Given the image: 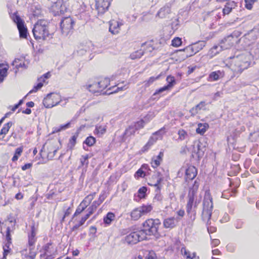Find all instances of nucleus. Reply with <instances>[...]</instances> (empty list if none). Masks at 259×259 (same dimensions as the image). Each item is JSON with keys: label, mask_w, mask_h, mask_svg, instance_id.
Instances as JSON below:
<instances>
[{"label": "nucleus", "mask_w": 259, "mask_h": 259, "mask_svg": "<svg viewBox=\"0 0 259 259\" xmlns=\"http://www.w3.org/2000/svg\"><path fill=\"white\" fill-rule=\"evenodd\" d=\"M49 23L47 20L41 19L34 24L32 32L36 39L45 40L52 35L49 30Z\"/></svg>", "instance_id": "nucleus-1"}, {"label": "nucleus", "mask_w": 259, "mask_h": 259, "mask_svg": "<svg viewBox=\"0 0 259 259\" xmlns=\"http://www.w3.org/2000/svg\"><path fill=\"white\" fill-rule=\"evenodd\" d=\"M213 209L212 198L209 191H206L203 201L202 218L207 223L210 220Z\"/></svg>", "instance_id": "nucleus-2"}, {"label": "nucleus", "mask_w": 259, "mask_h": 259, "mask_svg": "<svg viewBox=\"0 0 259 259\" xmlns=\"http://www.w3.org/2000/svg\"><path fill=\"white\" fill-rule=\"evenodd\" d=\"M109 82L110 80L107 77L97 79L98 87L99 88L100 90L101 91L102 93L99 94H96L95 95H110L114 93L117 92L118 91H121L127 89V87H125V86H119V84H118V87L117 88L113 87L112 88L108 89L106 91H104V89L106 88L107 86L109 84Z\"/></svg>", "instance_id": "nucleus-3"}, {"label": "nucleus", "mask_w": 259, "mask_h": 259, "mask_svg": "<svg viewBox=\"0 0 259 259\" xmlns=\"http://www.w3.org/2000/svg\"><path fill=\"white\" fill-rule=\"evenodd\" d=\"M235 71L241 72L250 65L249 56L247 54H242L233 57Z\"/></svg>", "instance_id": "nucleus-4"}, {"label": "nucleus", "mask_w": 259, "mask_h": 259, "mask_svg": "<svg viewBox=\"0 0 259 259\" xmlns=\"http://www.w3.org/2000/svg\"><path fill=\"white\" fill-rule=\"evenodd\" d=\"M160 224V222L159 219H148L143 223V229L140 231L142 232L144 237H146L147 235H155L157 232Z\"/></svg>", "instance_id": "nucleus-5"}, {"label": "nucleus", "mask_w": 259, "mask_h": 259, "mask_svg": "<svg viewBox=\"0 0 259 259\" xmlns=\"http://www.w3.org/2000/svg\"><path fill=\"white\" fill-rule=\"evenodd\" d=\"M199 184L196 180L192 187L190 188L188 197L189 200L187 204V212L189 213L192 211L193 205L194 202V207L196 208L200 202V199H195V196L197 192Z\"/></svg>", "instance_id": "nucleus-6"}, {"label": "nucleus", "mask_w": 259, "mask_h": 259, "mask_svg": "<svg viewBox=\"0 0 259 259\" xmlns=\"http://www.w3.org/2000/svg\"><path fill=\"white\" fill-rule=\"evenodd\" d=\"M240 35L238 32L234 31L230 35L224 38L221 41L224 50H227L231 48L233 45L238 42V37Z\"/></svg>", "instance_id": "nucleus-7"}, {"label": "nucleus", "mask_w": 259, "mask_h": 259, "mask_svg": "<svg viewBox=\"0 0 259 259\" xmlns=\"http://www.w3.org/2000/svg\"><path fill=\"white\" fill-rule=\"evenodd\" d=\"M74 21L70 17L64 18L60 22L62 34L66 36L72 32Z\"/></svg>", "instance_id": "nucleus-8"}, {"label": "nucleus", "mask_w": 259, "mask_h": 259, "mask_svg": "<svg viewBox=\"0 0 259 259\" xmlns=\"http://www.w3.org/2000/svg\"><path fill=\"white\" fill-rule=\"evenodd\" d=\"M140 230L136 232H133L126 235L124 238V241L128 244H136L137 242L145 240L146 237H144V234Z\"/></svg>", "instance_id": "nucleus-9"}, {"label": "nucleus", "mask_w": 259, "mask_h": 259, "mask_svg": "<svg viewBox=\"0 0 259 259\" xmlns=\"http://www.w3.org/2000/svg\"><path fill=\"white\" fill-rule=\"evenodd\" d=\"M12 18L13 21L17 24L19 30L20 37L25 38L27 35V29L24 25V21L16 14L13 15Z\"/></svg>", "instance_id": "nucleus-10"}, {"label": "nucleus", "mask_w": 259, "mask_h": 259, "mask_svg": "<svg viewBox=\"0 0 259 259\" xmlns=\"http://www.w3.org/2000/svg\"><path fill=\"white\" fill-rule=\"evenodd\" d=\"M165 128L162 127L159 131L155 132L150 138L147 143L143 148L144 151L147 150L152 145H153L158 140L162 139L163 135L165 134Z\"/></svg>", "instance_id": "nucleus-11"}, {"label": "nucleus", "mask_w": 259, "mask_h": 259, "mask_svg": "<svg viewBox=\"0 0 259 259\" xmlns=\"http://www.w3.org/2000/svg\"><path fill=\"white\" fill-rule=\"evenodd\" d=\"M166 80L167 81V84L159 89L158 90H157L153 94L154 96L160 94L164 95L165 94H163V93L167 92L170 91L176 84V81L175 77L171 75H168L166 77Z\"/></svg>", "instance_id": "nucleus-12"}, {"label": "nucleus", "mask_w": 259, "mask_h": 259, "mask_svg": "<svg viewBox=\"0 0 259 259\" xmlns=\"http://www.w3.org/2000/svg\"><path fill=\"white\" fill-rule=\"evenodd\" d=\"M185 171V180L186 181H190L194 179L197 174V170L196 167L192 165H189L187 168L182 167L179 171V174L180 172Z\"/></svg>", "instance_id": "nucleus-13"}, {"label": "nucleus", "mask_w": 259, "mask_h": 259, "mask_svg": "<svg viewBox=\"0 0 259 259\" xmlns=\"http://www.w3.org/2000/svg\"><path fill=\"white\" fill-rule=\"evenodd\" d=\"M110 0H96V8L99 13L103 14L108 10Z\"/></svg>", "instance_id": "nucleus-14"}, {"label": "nucleus", "mask_w": 259, "mask_h": 259, "mask_svg": "<svg viewBox=\"0 0 259 259\" xmlns=\"http://www.w3.org/2000/svg\"><path fill=\"white\" fill-rule=\"evenodd\" d=\"M206 42L204 41H199L186 47V50L191 51L193 53H197L205 46Z\"/></svg>", "instance_id": "nucleus-15"}, {"label": "nucleus", "mask_w": 259, "mask_h": 259, "mask_svg": "<svg viewBox=\"0 0 259 259\" xmlns=\"http://www.w3.org/2000/svg\"><path fill=\"white\" fill-rule=\"evenodd\" d=\"M105 198L106 196L104 193L100 194L98 199L94 201L91 206L88 208V211L90 214H92L96 210L97 207L104 201Z\"/></svg>", "instance_id": "nucleus-16"}, {"label": "nucleus", "mask_w": 259, "mask_h": 259, "mask_svg": "<svg viewBox=\"0 0 259 259\" xmlns=\"http://www.w3.org/2000/svg\"><path fill=\"white\" fill-rule=\"evenodd\" d=\"M50 76V73H47L45 74L42 76L40 77L38 79V83L36 85L34 86L33 89L29 92V93L25 95L24 97H27L29 94L36 92L38 90L40 89L43 86V83L45 82V79L49 78Z\"/></svg>", "instance_id": "nucleus-17"}, {"label": "nucleus", "mask_w": 259, "mask_h": 259, "mask_svg": "<svg viewBox=\"0 0 259 259\" xmlns=\"http://www.w3.org/2000/svg\"><path fill=\"white\" fill-rule=\"evenodd\" d=\"M180 219L174 217L167 218L163 220V225L165 228L172 229L179 222Z\"/></svg>", "instance_id": "nucleus-18"}, {"label": "nucleus", "mask_w": 259, "mask_h": 259, "mask_svg": "<svg viewBox=\"0 0 259 259\" xmlns=\"http://www.w3.org/2000/svg\"><path fill=\"white\" fill-rule=\"evenodd\" d=\"M62 101L60 98H44L43 104L46 108H52Z\"/></svg>", "instance_id": "nucleus-19"}, {"label": "nucleus", "mask_w": 259, "mask_h": 259, "mask_svg": "<svg viewBox=\"0 0 259 259\" xmlns=\"http://www.w3.org/2000/svg\"><path fill=\"white\" fill-rule=\"evenodd\" d=\"M205 150V147L200 142H195L193 145L192 152L195 153L199 158L203 155Z\"/></svg>", "instance_id": "nucleus-20"}, {"label": "nucleus", "mask_w": 259, "mask_h": 259, "mask_svg": "<svg viewBox=\"0 0 259 259\" xmlns=\"http://www.w3.org/2000/svg\"><path fill=\"white\" fill-rule=\"evenodd\" d=\"M122 25L121 23L116 20H111L109 22V31L113 34H118L120 31V27Z\"/></svg>", "instance_id": "nucleus-21"}, {"label": "nucleus", "mask_w": 259, "mask_h": 259, "mask_svg": "<svg viewBox=\"0 0 259 259\" xmlns=\"http://www.w3.org/2000/svg\"><path fill=\"white\" fill-rule=\"evenodd\" d=\"M12 65L15 67L16 70L15 71V73H17V70L19 68H24L26 69L27 68V66L24 63V58H17L15 59L12 63Z\"/></svg>", "instance_id": "nucleus-22"}, {"label": "nucleus", "mask_w": 259, "mask_h": 259, "mask_svg": "<svg viewBox=\"0 0 259 259\" xmlns=\"http://www.w3.org/2000/svg\"><path fill=\"white\" fill-rule=\"evenodd\" d=\"M224 50L221 43L218 45H214L213 46L208 52L207 56L210 58H212L214 56H216L220 53L221 51Z\"/></svg>", "instance_id": "nucleus-23"}, {"label": "nucleus", "mask_w": 259, "mask_h": 259, "mask_svg": "<svg viewBox=\"0 0 259 259\" xmlns=\"http://www.w3.org/2000/svg\"><path fill=\"white\" fill-rule=\"evenodd\" d=\"M207 104L204 101L201 102L199 104L195 106V107L192 108L190 112L193 115L196 114L201 110H205L207 109Z\"/></svg>", "instance_id": "nucleus-24"}, {"label": "nucleus", "mask_w": 259, "mask_h": 259, "mask_svg": "<svg viewBox=\"0 0 259 259\" xmlns=\"http://www.w3.org/2000/svg\"><path fill=\"white\" fill-rule=\"evenodd\" d=\"M87 89L89 90L90 92L94 94L96 93L97 94H99L102 93L101 91L100 90L99 88L98 87L97 79L88 85Z\"/></svg>", "instance_id": "nucleus-25"}, {"label": "nucleus", "mask_w": 259, "mask_h": 259, "mask_svg": "<svg viewBox=\"0 0 259 259\" xmlns=\"http://www.w3.org/2000/svg\"><path fill=\"white\" fill-rule=\"evenodd\" d=\"M9 67V65L7 64H0V83L7 76V71Z\"/></svg>", "instance_id": "nucleus-26"}, {"label": "nucleus", "mask_w": 259, "mask_h": 259, "mask_svg": "<svg viewBox=\"0 0 259 259\" xmlns=\"http://www.w3.org/2000/svg\"><path fill=\"white\" fill-rule=\"evenodd\" d=\"M181 252L184 256H186V259H199V256H196L195 252L191 253L185 247L182 248Z\"/></svg>", "instance_id": "nucleus-27"}, {"label": "nucleus", "mask_w": 259, "mask_h": 259, "mask_svg": "<svg viewBox=\"0 0 259 259\" xmlns=\"http://www.w3.org/2000/svg\"><path fill=\"white\" fill-rule=\"evenodd\" d=\"M236 7V3L234 1L227 3L223 10L224 15L229 14L232 10Z\"/></svg>", "instance_id": "nucleus-28"}, {"label": "nucleus", "mask_w": 259, "mask_h": 259, "mask_svg": "<svg viewBox=\"0 0 259 259\" xmlns=\"http://www.w3.org/2000/svg\"><path fill=\"white\" fill-rule=\"evenodd\" d=\"M170 12V8L168 6H164L161 8L156 14V16L160 18H165Z\"/></svg>", "instance_id": "nucleus-29"}, {"label": "nucleus", "mask_w": 259, "mask_h": 259, "mask_svg": "<svg viewBox=\"0 0 259 259\" xmlns=\"http://www.w3.org/2000/svg\"><path fill=\"white\" fill-rule=\"evenodd\" d=\"M12 124L13 123L11 121L4 124L0 132V139H3L4 138V135L7 134Z\"/></svg>", "instance_id": "nucleus-30"}, {"label": "nucleus", "mask_w": 259, "mask_h": 259, "mask_svg": "<svg viewBox=\"0 0 259 259\" xmlns=\"http://www.w3.org/2000/svg\"><path fill=\"white\" fill-rule=\"evenodd\" d=\"M142 212L139 207L134 209L131 212V217L133 220L137 221L142 216Z\"/></svg>", "instance_id": "nucleus-31"}, {"label": "nucleus", "mask_w": 259, "mask_h": 259, "mask_svg": "<svg viewBox=\"0 0 259 259\" xmlns=\"http://www.w3.org/2000/svg\"><path fill=\"white\" fill-rule=\"evenodd\" d=\"M209 125L207 123H199L198 124V127L196 129V132L197 134H199L203 135L208 129Z\"/></svg>", "instance_id": "nucleus-32"}, {"label": "nucleus", "mask_w": 259, "mask_h": 259, "mask_svg": "<svg viewBox=\"0 0 259 259\" xmlns=\"http://www.w3.org/2000/svg\"><path fill=\"white\" fill-rule=\"evenodd\" d=\"M161 76V73L157 75L156 76H151L148 79L145 80L143 83L144 85L148 87L153 84L154 82L160 78Z\"/></svg>", "instance_id": "nucleus-33"}, {"label": "nucleus", "mask_w": 259, "mask_h": 259, "mask_svg": "<svg viewBox=\"0 0 259 259\" xmlns=\"http://www.w3.org/2000/svg\"><path fill=\"white\" fill-rule=\"evenodd\" d=\"M179 139L182 141L187 140L189 138V134L183 129H180L178 131Z\"/></svg>", "instance_id": "nucleus-34"}, {"label": "nucleus", "mask_w": 259, "mask_h": 259, "mask_svg": "<svg viewBox=\"0 0 259 259\" xmlns=\"http://www.w3.org/2000/svg\"><path fill=\"white\" fill-rule=\"evenodd\" d=\"M96 194V192H94L87 196L82 201V203H83L85 206H88L93 200Z\"/></svg>", "instance_id": "nucleus-35"}, {"label": "nucleus", "mask_w": 259, "mask_h": 259, "mask_svg": "<svg viewBox=\"0 0 259 259\" xmlns=\"http://www.w3.org/2000/svg\"><path fill=\"white\" fill-rule=\"evenodd\" d=\"M115 219V214L112 212H108L106 217L104 218V222L107 225L111 223Z\"/></svg>", "instance_id": "nucleus-36"}, {"label": "nucleus", "mask_w": 259, "mask_h": 259, "mask_svg": "<svg viewBox=\"0 0 259 259\" xmlns=\"http://www.w3.org/2000/svg\"><path fill=\"white\" fill-rule=\"evenodd\" d=\"M222 76V73L220 71L211 72L209 76L210 81H215L219 79L220 76Z\"/></svg>", "instance_id": "nucleus-37"}, {"label": "nucleus", "mask_w": 259, "mask_h": 259, "mask_svg": "<svg viewBox=\"0 0 259 259\" xmlns=\"http://www.w3.org/2000/svg\"><path fill=\"white\" fill-rule=\"evenodd\" d=\"M136 131V127H134L133 125H131L125 131L124 135L126 137L131 136L134 135Z\"/></svg>", "instance_id": "nucleus-38"}, {"label": "nucleus", "mask_w": 259, "mask_h": 259, "mask_svg": "<svg viewBox=\"0 0 259 259\" xmlns=\"http://www.w3.org/2000/svg\"><path fill=\"white\" fill-rule=\"evenodd\" d=\"M152 208L153 207L151 205H143L142 206L139 207V209H140L143 215L150 212L152 210Z\"/></svg>", "instance_id": "nucleus-39"}, {"label": "nucleus", "mask_w": 259, "mask_h": 259, "mask_svg": "<svg viewBox=\"0 0 259 259\" xmlns=\"http://www.w3.org/2000/svg\"><path fill=\"white\" fill-rule=\"evenodd\" d=\"M12 242H7L3 246L4 253L3 259H6V256L10 252L11 248L10 245Z\"/></svg>", "instance_id": "nucleus-40"}, {"label": "nucleus", "mask_w": 259, "mask_h": 259, "mask_svg": "<svg viewBox=\"0 0 259 259\" xmlns=\"http://www.w3.org/2000/svg\"><path fill=\"white\" fill-rule=\"evenodd\" d=\"M144 54V51L142 50L137 51L131 54L130 57L132 59L134 60L140 58Z\"/></svg>", "instance_id": "nucleus-41"}, {"label": "nucleus", "mask_w": 259, "mask_h": 259, "mask_svg": "<svg viewBox=\"0 0 259 259\" xmlns=\"http://www.w3.org/2000/svg\"><path fill=\"white\" fill-rule=\"evenodd\" d=\"M87 207L82 202L80 203L79 205L77 207L76 209V211L73 215V217H75L79 214H80L82 212H83L85 209Z\"/></svg>", "instance_id": "nucleus-42"}, {"label": "nucleus", "mask_w": 259, "mask_h": 259, "mask_svg": "<svg viewBox=\"0 0 259 259\" xmlns=\"http://www.w3.org/2000/svg\"><path fill=\"white\" fill-rule=\"evenodd\" d=\"M95 131L97 134L103 135L106 131V126L105 125H96Z\"/></svg>", "instance_id": "nucleus-43"}, {"label": "nucleus", "mask_w": 259, "mask_h": 259, "mask_svg": "<svg viewBox=\"0 0 259 259\" xmlns=\"http://www.w3.org/2000/svg\"><path fill=\"white\" fill-rule=\"evenodd\" d=\"M147 191V189L146 187H142L140 188L138 191V197L140 198H145Z\"/></svg>", "instance_id": "nucleus-44"}, {"label": "nucleus", "mask_w": 259, "mask_h": 259, "mask_svg": "<svg viewBox=\"0 0 259 259\" xmlns=\"http://www.w3.org/2000/svg\"><path fill=\"white\" fill-rule=\"evenodd\" d=\"M89 158V156L88 154H85L84 155H82L80 159V162L81 163V166H87L89 164L88 159Z\"/></svg>", "instance_id": "nucleus-45"}, {"label": "nucleus", "mask_w": 259, "mask_h": 259, "mask_svg": "<svg viewBox=\"0 0 259 259\" xmlns=\"http://www.w3.org/2000/svg\"><path fill=\"white\" fill-rule=\"evenodd\" d=\"M95 142L96 139L92 136H90L88 137L84 142V143H85L89 146H93L95 143Z\"/></svg>", "instance_id": "nucleus-46"}, {"label": "nucleus", "mask_w": 259, "mask_h": 259, "mask_svg": "<svg viewBox=\"0 0 259 259\" xmlns=\"http://www.w3.org/2000/svg\"><path fill=\"white\" fill-rule=\"evenodd\" d=\"M182 39L180 37L174 38L171 41V45L175 47H178L182 44Z\"/></svg>", "instance_id": "nucleus-47"}, {"label": "nucleus", "mask_w": 259, "mask_h": 259, "mask_svg": "<svg viewBox=\"0 0 259 259\" xmlns=\"http://www.w3.org/2000/svg\"><path fill=\"white\" fill-rule=\"evenodd\" d=\"M52 244L51 243L46 244L43 247V249L45 251V254L46 255L49 256L51 255L52 253V251L51 250V247Z\"/></svg>", "instance_id": "nucleus-48"}, {"label": "nucleus", "mask_w": 259, "mask_h": 259, "mask_svg": "<svg viewBox=\"0 0 259 259\" xmlns=\"http://www.w3.org/2000/svg\"><path fill=\"white\" fill-rule=\"evenodd\" d=\"M155 114L154 113L149 112L142 119L144 120L145 122L146 123L149 122L151 120H152Z\"/></svg>", "instance_id": "nucleus-49"}, {"label": "nucleus", "mask_w": 259, "mask_h": 259, "mask_svg": "<svg viewBox=\"0 0 259 259\" xmlns=\"http://www.w3.org/2000/svg\"><path fill=\"white\" fill-rule=\"evenodd\" d=\"M146 123L144 120L143 119L140 120V121L137 122L135 123L134 125V127H136L137 131L139 129L142 128L144 126V125Z\"/></svg>", "instance_id": "nucleus-50"}, {"label": "nucleus", "mask_w": 259, "mask_h": 259, "mask_svg": "<svg viewBox=\"0 0 259 259\" xmlns=\"http://www.w3.org/2000/svg\"><path fill=\"white\" fill-rule=\"evenodd\" d=\"M256 0H245V7L248 10H251L252 8V5Z\"/></svg>", "instance_id": "nucleus-51"}, {"label": "nucleus", "mask_w": 259, "mask_h": 259, "mask_svg": "<svg viewBox=\"0 0 259 259\" xmlns=\"http://www.w3.org/2000/svg\"><path fill=\"white\" fill-rule=\"evenodd\" d=\"M161 161V160L156 157L153 158L151 161L152 166L154 168L157 167L160 165Z\"/></svg>", "instance_id": "nucleus-52"}, {"label": "nucleus", "mask_w": 259, "mask_h": 259, "mask_svg": "<svg viewBox=\"0 0 259 259\" xmlns=\"http://www.w3.org/2000/svg\"><path fill=\"white\" fill-rule=\"evenodd\" d=\"M144 259H157V257L154 252L150 251Z\"/></svg>", "instance_id": "nucleus-53"}, {"label": "nucleus", "mask_w": 259, "mask_h": 259, "mask_svg": "<svg viewBox=\"0 0 259 259\" xmlns=\"http://www.w3.org/2000/svg\"><path fill=\"white\" fill-rule=\"evenodd\" d=\"M11 229L10 227H8L7 228V232H6V240L7 242H12L11 241Z\"/></svg>", "instance_id": "nucleus-54"}, {"label": "nucleus", "mask_w": 259, "mask_h": 259, "mask_svg": "<svg viewBox=\"0 0 259 259\" xmlns=\"http://www.w3.org/2000/svg\"><path fill=\"white\" fill-rule=\"evenodd\" d=\"M91 214H90L89 212L87 214H86L84 217H82L80 221L78 222L79 224L82 226L84 224V222L87 221V220L90 217Z\"/></svg>", "instance_id": "nucleus-55"}, {"label": "nucleus", "mask_w": 259, "mask_h": 259, "mask_svg": "<svg viewBox=\"0 0 259 259\" xmlns=\"http://www.w3.org/2000/svg\"><path fill=\"white\" fill-rule=\"evenodd\" d=\"M60 5V12L61 14H63L66 11V7L64 4H62L60 2L57 3V6Z\"/></svg>", "instance_id": "nucleus-56"}, {"label": "nucleus", "mask_w": 259, "mask_h": 259, "mask_svg": "<svg viewBox=\"0 0 259 259\" xmlns=\"http://www.w3.org/2000/svg\"><path fill=\"white\" fill-rule=\"evenodd\" d=\"M57 151V149H55L53 150V152H49L48 153V158L49 159H52L55 155L56 152Z\"/></svg>", "instance_id": "nucleus-57"}, {"label": "nucleus", "mask_w": 259, "mask_h": 259, "mask_svg": "<svg viewBox=\"0 0 259 259\" xmlns=\"http://www.w3.org/2000/svg\"><path fill=\"white\" fill-rule=\"evenodd\" d=\"M144 171L141 169H139L138 170V171L136 172L135 177H137V178H139V177H144L145 175H144Z\"/></svg>", "instance_id": "nucleus-58"}, {"label": "nucleus", "mask_w": 259, "mask_h": 259, "mask_svg": "<svg viewBox=\"0 0 259 259\" xmlns=\"http://www.w3.org/2000/svg\"><path fill=\"white\" fill-rule=\"evenodd\" d=\"M180 51L186 52L187 53V54H186L187 57H191L193 55H194V54H195V53H193V52H192L191 51H190L189 50H186V47L183 49L180 50Z\"/></svg>", "instance_id": "nucleus-59"}, {"label": "nucleus", "mask_w": 259, "mask_h": 259, "mask_svg": "<svg viewBox=\"0 0 259 259\" xmlns=\"http://www.w3.org/2000/svg\"><path fill=\"white\" fill-rule=\"evenodd\" d=\"M23 103V100H21L19 101V103L16 105H15L14 106L12 107V108L11 110L14 112L22 103Z\"/></svg>", "instance_id": "nucleus-60"}, {"label": "nucleus", "mask_w": 259, "mask_h": 259, "mask_svg": "<svg viewBox=\"0 0 259 259\" xmlns=\"http://www.w3.org/2000/svg\"><path fill=\"white\" fill-rule=\"evenodd\" d=\"M69 125H70V122H68L64 125H62L60 126V128L58 130H56V131L59 132L61 130H64L68 128L69 126Z\"/></svg>", "instance_id": "nucleus-61"}, {"label": "nucleus", "mask_w": 259, "mask_h": 259, "mask_svg": "<svg viewBox=\"0 0 259 259\" xmlns=\"http://www.w3.org/2000/svg\"><path fill=\"white\" fill-rule=\"evenodd\" d=\"M154 199L156 201H161L162 200V196L160 193H158L155 195Z\"/></svg>", "instance_id": "nucleus-62"}, {"label": "nucleus", "mask_w": 259, "mask_h": 259, "mask_svg": "<svg viewBox=\"0 0 259 259\" xmlns=\"http://www.w3.org/2000/svg\"><path fill=\"white\" fill-rule=\"evenodd\" d=\"M32 165V163H26V164H24L23 166H22V169L23 170H25L27 169H29L31 167Z\"/></svg>", "instance_id": "nucleus-63"}, {"label": "nucleus", "mask_w": 259, "mask_h": 259, "mask_svg": "<svg viewBox=\"0 0 259 259\" xmlns=\"http://www.w3.org/2000/svg\"><path fill=\"white\" fill-rule=\"evenodd\" d=\"M76 137L73 136L72 137L71 139L70 140V144L72 146H74L76 143Z\"/></svg>", "instance_id": "nucleus-64"}]
</instances>
